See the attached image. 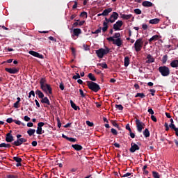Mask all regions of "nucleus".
I'll return each mask as SVG.
<instances>
[{"instance_id": "nucleus-12", "label": "nucleus", "mask_w": 178, "mask_h": 178, "mask_svg": "<svg viewBox=\"0 0 178 178\" xmlns=\"http://www.w3.org/2000/svg\"><path fill=\"white\" fill-rule=\"evenodd\" d=\"M140 149V147L138 146V145L132 143L131 144V148L129 149L130 152L134 153L135 151H138Z\"/></svg>"}, {"instance_id": "nucleus-24", "label": "nucleus", "mask_w": 178, "mask_h": 178, "mask_svg": "<svg viewBox=\"0 0 178 178\" xmlns=\"http://www.w3.org/2000/svg\"><path fill=\"white\" fill-rule=\"evenodd\" d=\"M112 12V8H109L107 9H105L103 13H102V16H108Z\"/></svg>"}, {"instance_id": "nucleus-6", "label": "nucleus", "mask_w": 178, "mask_h": 178, "mask_svg": "<svg viewBox=\"0 0 178 178\" xmlns=\"http://www.w3.org/2000/svg\"><path fill=\"white\" fill-rule=\"evenodd\" d=\"M105 20L106 22H103V28H102L103 33H106V31H108V28L109 27L108 26V23H113V21H112V19L111 17L108 19L106 17Z\"/></svg>"}, {"instance_id": "nucleus-1", "label": "nucleus", "mask_w": 178, "mask_h": 178, "mask_svg": "<svg viewBox=\"0 0 178 178\" xmlns=\"http://www.w3.org/2000/svg\"><path fill=\"white\" fill-rule=\"evenodd\" d=\"M86 83L89 90H91V91H93L94 92H98V91L101 90L99 85L95 82L87 81Z\"/></svg>"}, {"instance_id": "nucleus-63", "label": "nucleus", "mask_w": 178, "mask_h": 178, "mask_svg": "<svg viewBox=\"0 0 178 178\" xmlns=\"http://www.w3.org/2000/svg\"><path fill=\"white\" fill-rule=\"evenodd\" d=\"M8 178H19V177L17 175H8Z\"/></svg>"}, {"instance_id": "nucleus-58", "label": "nucleus", "mask_w": 178, "mask_h": 178, "mask_svg": "<svg viewBox=\"0 0 178 178\" xmlns=\"http://www.w3.org/2000/svg\"><path fill=\"white\" fill-rule=\"evenodd\" d=\"M83 47L85 51H88V50H90V48L88 47V45H87V44H83Z\"/></svg>"}, {"instance_id": "nucleus-10", "label": "nucleus", "mask_w": 178, "mask_h": 178, "mask_svg": "<svg viewBox=\"0 0 178 178\" xmlns=\"http://www.w3.org/2000/svg\"><path fill=\"white\" fill-rule=\"evenodd\" d=\"M43 126H45V123L40 122L38 124V128L36 130V134L41 135L44 133V131L42 130Z\"/></svg>"}, {"instance_id": "nucleus-25", "label": "nucleus", "mask_w": 178, "mask_h": 178, "mask_svg": "<svg viewBox=\"0 0 178 178\" xmlns=\"http://www.w3.org/2000/svg\"><path fill=\"white\" fill-rule=\"evenodd\" d=\"M41 102L42 104H47V105L51 106V102H49V99L47 97L42 98Z\"/></svg>"}, {"instance_id": "nucleus-36", "label": "nucleus", "mask_w": 178, "mask_h": 178, "mask_svg": "<svg viewBox=\"0 0 178 178\" xmlns=\"http://www.w3.org/2000/svg\"><path fill=\"white\" fill-rule=\"evenodd\" d=\"M161 61H162V63L163 64V65H165V63H166V62H168V55H164L163 56V58H162V60H161Z\"/></svg>"}, {"instance_id": "nucleus-54", "label": "nucleus", "mask_w": 178, "mask_h": 178, "mask_svg": "<svg viewBox=\"0 0 178 178\" xmlns=\"http://www.w3.org/2000/svg\"><path fill=\"white\" fill-rule=\"evenodd\" d=\"M68 141H70L71 143H76L77 140L75 138H68Z\"/></svg>"}, {"instance_id": "nucleus-41", "label": "nucleus", "mask_w": 178, "mask_h": 178, "mask_svg": "<svg viewBox=\"0 0 178 178\" xmlns=\"http://www.w3.org/2000/svg\"><path fill=\"white\" fill-rule=\"evenodd\" d=\"M112 38H113V40H115V38H120V33H115Z\"/></svg>"}, {"instance_id": "nucleus-48", "label": "nucleus", "mask_w": 178, "mask_h": 178, "mask_svg": "<svg viewBox=\"0 0 178 178\" xmlns=\"http://www.w3.org/2000/svg\"><path fill=\"white\" fill-rule=\"evenodd\" d=\"M57 123L58 129H60V127H62V123L60 122L59 118H57Z\"/></svg>"}, {"instance_id": "nucleus-35", "label": "nucleus", "mask_w": 178, "mask_h": 178, "mask_svg": "<svg viewBox=\"0 0 178 178\" xmlns=\"http://www.w3.org/2000/svg\"><path fill=\"white\" fill-rule=\"evenodd\" d=\"M152 176L154 178H161V176L159 175V173L156 171L152 172Z\"/></svg>"}, {"instance_id": "nucleus-19", "label": "nucleus", "mask_w": 178, "mask_h": 178, "mask_svg": "<svg viewBox=\"0 0 178 178\" xmlns=\"http://www.w3.org/2000/svg\"><path fill=\"white\" fill-rule=\"evenodd\" d=\"M142 5L144 6V8H151L154 6V3H152L151 1H145L142 3Z\"/></svg>"}, {"instance_id": "nucleus-57", "label": "nucleus", "mask_w": 178, "mask_h": 178, "mask_svg": "<svg viewBox=\"0 0 178 178\" xmlns=\"http://www.w3.org/2000/svg\"><path fill=\"white\" fill-rule=\"evenodd\" d=\"M142 28L143 29V30H148V25H147V24H143L142 25Z\"/></svg>"}, {"instance_id": "nucleus-46", "label": "nucleus", "mask_w": 178, "mask_h": 178, "mask_svg": "<svg viewBox=\"0 0 178 178\" xmlns=\"http://www.w3.org/2000/svg\"><path fill=\"white\" fill-rule=\"evenodd\" d=\"M87 126H89V127H93L94 126V122H91L90 121H86V122Z\"/></svg>"}, {"instance_id": "nucleus-26", "label": "nucleus", "mask_w": 178, "mask_h": 178, "mask_svg": "<svg viewBox=\"0 0 178 178\" xmlns=\"http://www.w3.org/2000/svg\"><path fill=\"white\" fill-rule=\"evenodd\" d=\"M35 94H36V95H38V98H40L41 99H42V98H44V93L38 89L36 90Z\"/></svg>"}, {"instance_id": "nucleus-27", "label": "nucleus", "mask_w": 178, "mask_h": 178, "mask_svg": "<svg viewBox=\"0 0 178 178\" xmlns=\"http://www.w3.org/2000/svg\"><path fill=\"white\" fill-rule=\"evenodd\" d=\"M170 66H171V67H178V60H173L170 63Z\"/></svg>"}, {"instance_id": "nucleus-52", "label": "nucleus", "mask_w": 178, "mask_h": 178, "mask_svg": "<svg viewBox=\"0 0 178 178\" xmlns=\"http://www.w3.org/2000/svg\"><path fill=\"white\" fill-rule=\"evenodd\" d=\"M80 17H87V12H82L81 14H80Z\"/></svg>"}, {"instance_id": "nucleus-9", "label": "nucleus", "mask_w": 178, "mask_h": 178, "mask_svg": "<svg viewBox=\"0 0 178 178\" xmlns=\"http://www.w3.org/2000/svg\"><path fill=\"white\" fill-rule=\"evenodd\" d=\"M122 26H123V22L122 20H118L115 24H113V28L115 31H119V30H120L122 28Z\"/></svg>"}, {"instance_id": "nucleus-20", "label": "nucleus", "mask_w": 178, "mask_h": 178, "mask_svg": "<svg viewBox=\"0 0 178 178\" xmlns=\"http://www.w3.org/2000/svg\"><path fill=\"white\" fill-rule=\"evenodd\" d=\"M118 17H119V14L116 12H113V14L110 16V19H113V23H115L116 20H118Z\"/></svg>"}, {"instance_id": "nucleus-59", "label": "nucleus", "mask_w": 178, "mask_h": 178, "mask_svg": "<svg viewBox=\"0 0 178 178\" xmlns=\"http://www.w3.org/2000/svg\"><path fill=\"white\" fill-rule=\"evenodd\" d=\"M147 112L149 113V115H153L154 113V110H152V108H149L147 110Z\"/></svg>"}, {"instance_id": "nucleus-55", "label": "nucleus", "mask_w": 178, "mask_h": 178, "mask_svg": "<svg viewBox=\"0 0 178 178\" xmlns=\"http://www.w3.org/2000/svg\"><path fill=\"white\" fill-rule=\"evenodd\" d=\"M127 130L129 131V133H131V128H130V124H127L125 127Z\"/></svg>"}, {"instance_id": "nucleus-18", "label": "nucleus", "mask_w": 178, "mask_h": 178, "mask_svg": "<svg viewBox=\"0 0 178 178\" xmlns=\"http://www.w3.org/2000/svg\"><path fill=\"white\" fill-rule=\"evenodd\" d=\"M146 58L147 59V60H146V63H154V62H155V58H154L151 54H147Z\"/></svg>"}, {"instance_id": "nucleus-43", "label": "nucleus", "mask_w": 178, "mask_h": 178, "mask_svg": "<svg viewBox=\"0 0 178 178\" xmlns=\"http://www.w3.org/2000/svg\"><path fill=\"white\" fill-rule=\"evenodd\" d=\"M13 159L15 161V162L19 163V162H22V158H19L18 156H15L13 157Z\"/></svg>"}, {"instance_id": "nucleus-40", "label": "nucleus", "mask_w": 178, "mask_h": 178, "mask_svg": "<svg viewBox=\"0 0 178 178\" xmlns=\"http://www.w3.org/2000/svg\"><path fill=\"white\" fill-rule=\"evenodd\" d=\"M101 31H102V28L99 27V29L95 31H92V34H99V33H101Z\"/></svg>"}, {"instance_id": "nucleus-13", "label": "nucleus", "mask_w": 178, "mask_h": 178, "mask_svg": "<svg viewBox=\"0 0 178 178\" xmlns=\"http://www.w3.org/2000/svg\"><path fill=\"white\" fill-rule=\"evenodd\" d=\"M29 54L32 55V56H35V58H39L40 59H44V56L42 54H40L38 52L34 51H29Z\"/></svg>"}, {"instance_id": "nucleus-39", "label": "nucleus", "mask_w": 178, "mask_h": 178, "mask_svg": "<svg viewBox=\"0 0 178 178\" xmlns=\"http://www.w3.org/2000/svg\"><path fill=\"white\" fill-rule=\"evenodd\" d=\"M97 66H101L103 69H108V65L106 63H98Z\"/></svg>"}, {"instance_id": "nucleus-30", "label": "nucleus", "mask_w": 178, "mask_h": 178, "mask_svg": "<svg viewBox=\"0 0 178 178\" xmlns=\"http://www.w3.org/2000/svg\"><path fill=\"white\" fill-rule=\"evenodd\" d=\"M159 38V35H153V36L149 40V44H151V42H152V41H156Z\"/></svg>"}, {"instance_id": "nucleus-16", "label": "nucleus", "mask_w": 178, "mask_h": 178, "mask_svg": "<svg viewBox=\"0 0 178 178\" xmlns=\"http://www.w3.org/2000/svg\"><path fill=\"white\" fill-rule=\"evenodd\" d=\"M80 34H81V29H74L73 30V34H72V37H79V35H80Z\"/></svg>"}, {"instance_id": "nucleus-3", "label": "nucleus", "mask_w": 178, "mask_h": 178, "mask_svg": "<svg viewBox=\"0 0 178 178\" xmlns=\"http://www.w3.org/2000/svg\"><path fill=\"white\" fill-rule=\"evenodd\" d=\"M159 72L163 77H167V76H169V74H170V70L169 69V67L165 65L159 67Z\"/></svg>"}, {"instance_id": "nucleus-45", "label": "nucleus", "mask_w": 178, "mask_h": 178, "mask_svg": "<svg viewBox=\"0 0 178 178\" xmlns=\"http://www.w3.org/2000/svg\"><path fill=\"white\" fill-rule=\"evenodd\" d=\"M31 95H33V97H35V92H34V90H31L29 93V98H31Z\"/></svg>"}, {"instance_id": "nucleus-44", "label": "nucleus", "mask_w": 178, "mask_h": 178, "mask_svg": "<svg viewBox=\"0 0 178 178\" xmlns=\"http://www.w3.org/2000/svg\"><path fill=\"white\" fill-rule=\"evenodd\" d=\"M115 108L119 111H122L123 109V106L122 104H116Z\"/></svg>"}, {"instance_id": "nucleus-32", "label": "nucleus", "mask_w": 178, "mask_h": 178, "mask_svg": "<svg viewBox=\"0 0 178 178\" xmlns=\"http://www.w3.org/2000/svg\"><path fill=\"white\" fill-rule=\"evenodd\" d=\"M10 147H12V145H10V144H6L5 143L0 144V148H2V147L10 148Z\"/></svg>"}, {"instance_id": "nucleus-22", "label": "nucleus", "mask_w": 178, "mask_h": 178, "mask_svg": "<svg viewBox=\"0 0 178 178\" xmlns=\"http://www.w3.org/2000/svg\"><path fill=\"white\" fill-rule=\"evenodd\" d=\"M72 147L75 149V151H81L83 149V146L79 145V144H75V145H72Z\"/></svg>"}, {"instance_id": "nucleus-15", "label": "nucleus", "mask_w": 178, "mask_h": 178, "mask_svg": "<svg viewBox=\"0 0 178 178\" xmlns=\"http://www.w3.org/2000/svg\"><path fill=\"white\" fill-rule=\"evenodd\" d=\"M6 143H12L15 141V138H13V136L10 134H7L6 136Z\"/></svg>"}, {"instance_id": "nucleus-29", "label": "nucleus", "mask_w": 178, "mask_h": 178, "mask_svg": "<svg viewBox=\"0 0 178 178\" xmlns=\"http://www.w3.org/2000/svg\"><path fill=\"white\" fill-rule=\"evenodd\" d=\"M124 65L125 67H127V66H129V65H130V58L128 56H126L124 58Z\"/></svg>"}, {"instance_id": "nucleus-47", "label": "nucleus", "mask_w": 178, "mask_h": 178, "mask_svg": "<svg viewBox=\"0 0 178 178\" xmlns=\"http://www.w3.org/2000/svg\"><path fill=\"white\" fill-rule=\"evenodd\" d=\"M72 79L74 80H77V79H80V74L79 73H76V75L73 76Z\"/></svg>"}, {"instance_id": "nucleus-21", "label": "nucleus", "mask_w": 178, "mask_h": 178, "mask_svg": "<svg viewBox=\"0 0 178 178\" xmlns=\"http://www.w3.org/2000/svg\"><path fill=\"white\" fill-rule=\"evenodd\" d=\"M120 16H121L122 19H124V20H129V19H131V17H133V15H131V14H129V15L120 14Z\"/></svg>"}, {"instance_id": "nucleus-62", "label": "nucleus", "mask_w": 178, "mask_h": 178, "mask_svg": "<svg viewBox=\"0 0 178 178\" xmlns=\"http://www.w3.org/2000/svg\"><path fill=\"white\" fill-rule=\"evenodd\" d=\"M15 120H13L12 118H8L6 120L7 123H13V122H14Z\"/></svg>"}, {"instance_id": "nucleus-38", "label": "nucleus", "mask_w": 178, "mask_h": 178, "mask_svg": "<svg viewBox=\"0 0 178 178\" xmlns=\"http://www.w3.org/2000/svg\"><path fill=\"white\" fill-rule=\"evenodd\" d=\"M111 123H112L113 126H114V127H117V129H118V130H120V127H119V124L118 123H116V121L111 120Z\"/></svg>"}, {"instance_id": "nucleus-33", "label": "nucleus", "mask_w": 178, "mask_h": 178, "mask_svg": "<svg viewBox=\"0 0 178 178\" xmlns=\"http://www.w3.org/2000/svg\"><path fill=\"white\" fill-rule=\"evenodd\" d=\"M35 133V129H30L27 131V134L31 137Z\"/></svg>"}, {"instance_id": "nucleus-42", "label": "nucleus", "mask_w": 178, "mask_h": 178, "mask_svg": "<svg viewBox=\"0 0 178 178\" xmlns=\"http://www.w3.org/2000/svg\"><path fill=\"white\" fill-rule=\"evenodd\" d=\"M134 13H136V15H141L142 12L141 10H140V8H136L135 10H134Z\"/></svg>"}, {"instance_id": "nucleus-7", "label": "nucleus", "mask_w": 178, "mask_h": 178, "mask_svg": "<svg viewBox=\"0 0 178 178\" xmlns=\"http://www.w3.org/2000/svg\"><path fill=\"white\" fill-rule=\"evenodd\" d=\"M136 124L137 131H138V133H141L143 131V129H144V126H145V124H144V122H140V120L136 119Z\"/></svg>"}, {"instance_id": "nucleus-49", "label": "nucleus", "mask_w": 178, "mask_h": 178, "mask_svg": "<svg viewBox=\"0 0 178 178\" xmlns=\"http://www.w3.org/2000/svg\"><path fill=\"white\" fill-rule=\"evenodd\" d=\"M149 92H151V95H152V97L155 96V92H156V90H155V89H150L149 90Z\"/></svg>"}, {"instance_id": "nucleus-34", "label": "nucleus", "mask_w": 178, "mask_h": 178, "mask_svg": "<svg viewBox=\"0 0 178 178\" xmlns=\"http://www.w3.org/2000/svg\"><path fill=\"white\" fill-rule=\"evenodd\" d=\"M143 135L146 138H147V137H149L150 136L149 130H148V129H145V131H143Z\"/></svg>"}, {"instance_id": "nucleus-11", "label": "nucleus", "mask_w": 178, "mask_h": 178, "mask_svg": "<svg viewBox=\"0 0 178 178\" xmlns=\"http://www.w3.org/2000/svg\"><path fill=\"white\" fill-rule=\"evenodd\" d=\"M42 90L45 92V94H52V88L51 87V85L46 84L44 85L43 89Z\"/></svg>"}, {"instance_id": "nucleus-50", "label": "nucleus", "mask_w": 178, "mask_h": 178, "mask_svg": "<svg viewBox=\"0 0 178 178\" xmlns=\"http://www.w3.org/2000/svg\"><path fill=\"white\" fill-rule=\"evenodd\" d=\"M111 133L113 136H118V131L113 128L111 129Z\"/></svg>"}, {"instance_id": "nucleus-61", "label": "nucleus", "mask_w": 178, "mask_h": 178, "mask_svg": "<svg viewBox=\"0 0 178 178\" xmlns=\"http://www.w3.org/2000/svg\"><path fill=\"white\" fill-rule=\"evenodd\" d=\"M74 4L72 6V9H76L77 8L78 3L76 1H74Z\"/></svg>"}, {"instance_id": "nucleus-5", "label": "nucleus", "mask_w": 178, "mask_h": 178, "mask_svg": "<svg viewBox=\"0 0 178 178\" xmlns=\"http://www.w3.org/2000/svg\"><path fill=\"white\" fill-rule=\"evenodd\" d=\"M107 41L113 42L114 45L117 47H122L123 45V40L121 38L113 39L112 37L106 38Z\"/></svg>"}, {"instance_id": "nucleus-28", "label": "nucleus", "mask_w": 178, "mask_h": 178, "mask_svg": "<svg viewBox=\"0 0 178 178\" xmlns=\"http://www.w3.org/2000/svg\"><path fill=\"white\" fill-rule=\"evenodd\" d=\"M70 104H71V106L73 109H74V111H77V109H79V111H80V107L77 106L76 105V104H74V102H73V100H70Z\"/></svg>"}, {"instance_id": "nucleus-64", "label": "nucleus", "mask_w": 178, "mask_h": 178, "mask_svg": "<svg viewBox=\"0 0 178 178\" xmlns=\"http://www.w3.org/2000/svg\"><path fill=\"white\" fill-rule=\"evenodd\" d=\"M79 26V22H76L72 24V28L77 27Z\"/></svg>"}, {"instance_id": "nucleus-14", "label": "nucleus", "mask_w": 178, "mask_h": 178, "mask_svg": "<svg viewBox=\"0 0 178 178\" xmlns=\"http://www.w3.org/2000/svg\"><path fill=\"white\" fill-rule=\"evenodd\" d=\"M6 72L10 73V74H16L19 73V69L17 68H5Z\"/></svg>"}, {"instance_id": "nucleus-23", "label": "nucleus", "mask_w": 178, "mask_h": 178, "mask_svg": "<svg viewBox=\"0 0 178 178\" xmlns=\"http://www.w3.org/2000/svg\"><path fill=\"white\" fill-rule=\"evenodd\" d=\"M161 22V19L159 18H154L152 19H150L149 21V24H158Z\"/></svg>"}, {"instance_id": "nucleus-53", "label": "nucleus", "mask_w": 178, "mask_h": 178, "mask_svg": "<svg viewBox=\"0 0 178 178\" xmlns=\"http://www.w3.org/2000/svg\"><path fill=\"white\" fill-rule=\"evenodd\" d=\"M59 88L61 90V91H63V90H65V85L63 84V83L61 82L60 83Z\"/></svg>"}, {"instance_id": "nucleus-60", "label": "nucleus", "mask_w": 178, "mask_h": 178, "mask_svg": "<svg viewBox=\"0 0 178 178\" xmlns=\"http://www.w3.org/2000/svg\"><path fill=\"white\" fill-rule=\"evenodd\" d=\"M79 92L82 98H84V97H86V95H84V92L81 89L79 90Z\"/></svg>"}, {"instance_id": "nucleus-4", "label": "nucleus", "mask_w": 178, "mask_h": 178, "mask_svg": "<svg viewBox=\"0 0 178 178\" xmlns=\"http://www.w3.org/2000/svg\"><path fill=\"white\" fill-rule=\"evenodd\" d=\"M144 42L143 41V38L137 39L134 43V49L136 52H140L141 49L143 48V45Z\"/></svg>"}, {"instance_id": "nucleus-8", "label": "nucleus", "mask_w": 178, "mask_h": 178, "mask_svg": "<svg viewBox=\"0 0 178 178\" xmlns=\"http://www.w3.org/2000/svg\"><path fill=\"white\" fill-rule=\"evenodd\" d=\"M23 143H27V139L24 138H21L19 139H17V140L14 141L12 145L15 147H19L22 145Z\"/></svg>"}, {"instance_id": "nucleus-51", "label": "nucleus", "mask_w": 178, "mask_h": 178, "mask_svg": "<svg viewBox=\"0 0 178 178\" xmlns=\"http://www.w3.org/2000/svg\"><path fill=\"white\" fill-rule=\"evenodd\" d=\"M169 127H170V129H172V130H176L177 128L176 127V126L175 125V124H170V125H169Z\"/></svg>"}, {"instance_id": "nucleus-31", "label": "nucleus", "mask_w": 178, "mask_h": 178, "mask_svg": "<svg viewBox=\"0 0 178 178\" xmlns=\"http://www.w3.org/2000/svg\"><path fill=\"white\" fill-rule=\"evenodd\" d=\"M88 77L90 80H91V81H97V78L94 76V74H92V73H89Z\"/></svg>"}, {"instance_id": "nucleus-2", "label": "nucleus", "mask_w": 178, "mask_h": 178, "mask_svg": "<svg viewBox=\"0 0 178 178\" xmlns=\"http://www.w3.org/2000/svg\"><path fill=\"white\" fill-rule=\"evenodd\" d=\"M111 51V49L106 47V49H99L98 50H96V54L99 58V59H102L104 58V55H108Z\"/></svg>"}, {"instance_id": "nucleus-17", "label": "nucleus", "mask_w": 178, "mask_h": 178, "mask_svg": "<svg viewBox=\"0 0 178 178\" xmlns=\"http://www.w3.org/2000/svg\"><path fill=\"white\" fill-rule=\"evenodd\" d=\"M47 84V79L45 78H41L40 81V85L41 90H44V86H46Z\"/></svg>"}, {"instance_id": "nucleus-37", "label": "nucleus", "mask_w": 178, "mask_h": 178, "mask_svg": "<svg viewBox=\"0 0 178 178\" xmlns=\"http://www.w3.org/2000/svg\"><path fill=\"white\" fill-rule=\"evenodd\" d=\"M138 97H140V98H145V95L144 93H137L135 98H138Z\"/></svg>"}, {"instance_id": "nucleus-56", "label": "nucleus", "mask_w": 178, "mask_h": 178, "mask_svg": "<svg viewBox=\"0 0 178 178\" xmlns=\"http://www.w3.org/2000/svg\"><path fill=\"white\" fill-rule=\"evenodd\" d=\"M129 176H131V173L127 172L124 174V175H121V177H129Z\"/></svg>"}]
</instances>
